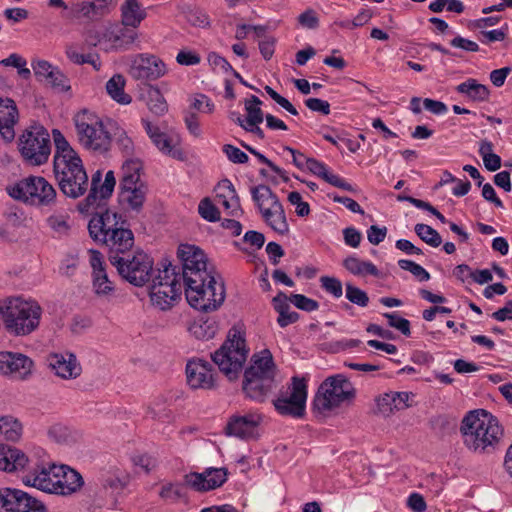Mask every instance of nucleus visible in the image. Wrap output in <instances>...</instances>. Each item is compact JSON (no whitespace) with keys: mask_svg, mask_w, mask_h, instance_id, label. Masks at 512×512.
Returning a JSON list of instances; mask_svg holds the SVG:
<instances>
[{"mask_svg":"<svg viewBox=\"0 0 512 512\" xmlns=\"http://www.w3.org/2000/svg\"><path fill=\"white\" fill-rule=\"evenodd\" d=\"M177 256L182 263V277L187 302L203 312L217 310L224 302L226 292L223 279L207 266L206 255L200 248L181 244Z\"/></svg>","mask_w":512,"mask_h":512,"instance_id":"nucleus-1","label":"nucleus"},{"mask_svg":"<svg viewBox=\"0 0 512 512\" xmlns=\"http://www.w3.org/2000/svg\"><path fill=\"white\" fill-rule=\"evenodd\" d=\"M52 135L55 145L53 174L57 185L64 196L78 199L88 191L89 187L83 162L59 130L54 129Z\"/></svg>","mask_w":512,"mask_h":512,"instance_id":"nucleus-2","label":"nucleus"},{"mask_svg":"<svg viewBox=\"0 0 512 512\" xmlns=\"http://www.w3.org/2000/svg\"><path fill=\"white\" fill-rule=\"evenodd\" d=\"M460 432L464 445L479 454H491L503 437L498 419L485 410L470 411L462 420Z\"/></svg>","mask_w":512,"mask_h":512,"instance_id":"nucleus-3","label":"nucleus"},{"mask_svg":"<svg viewBox=\"0 0 512 512\" xmlns=\"http://www.w3.org/2000/svg\"><path fill=\"white\" fill-rule=\"evenodd\" d=\"M276 366L271 352L264 349L251 358V364L244 371L242 390L247 398L263 403L275 388Z\"/></svg>","mask_w":512,"mask_h":512,"instance_id":"nucleus-4","label":"nucleus"},{"mask_svg":"<svg viewBox=\"0 0 512 512\" xmlns=\"http://www.w3.org/2000/svg\"><path fill=\"white\" fill-rule=\"evenodd\" d=\"M0 315L8 333L25 336L38 328L42 308L36 301L14 297L0 301Z\"/></svg>","mask_w":512,"mask_h":512,"instance_id":"nucleus-5","label":"nucleus"},{"mask_svg":"<svg viewBox=\"0 0 512 512\" xmlns=\"http://www.w3.org/2000/svg\"><path fill=\"white\" fill-rule=\"evenodd\" d=\"M248 352L244 334L238 328L232 327L224 343L211 354V359L219 370L233 381L242 372Z\"/></svg>","mask_w":512,"mask_h":512,"instance_id":"nucleus-6","label":"nucleus"},{"mask_svg":"<svg viewBox=\"0 0 512 512\" xmlns=\"http://www.w3.org/2000/svg\"><path fill=\"white\" fill-rule=\"evenodd\" d=\"M73 121L77 139L85 149L100 154L110 149L112 137L97 114L83 109L74 116Z\"/></svg>","mask_w":512,"mask_h":512,"instance_id":"nucleus-7","label":"nucleus"},{"mask_svg":"<svg viewBox=\"0 0 512 512\" xmlns=\"http://www.w3.org/2000/svg\"><path fill=\"white\" fill-rule=\"evenodd\" d=\"M356 389L352 382L343 374L326 378L319 386L314 399V410L324 413L354 400Z\"/></svg>","mask_w":512,"mask_h":512,"instance_id":"nucleus-8","label":"nucleus"},{"mask_svg":"<svg viewBox=\"0 0 512 512\" xmlns=\"http://www.w3.org/2000/svg\"><path fill=\"white\" fill-rule=\"evenodd\" d=\"M143 167L138 160H127L122 165V176L119 184V202L139 212L146 200L148 185L141 178Z\"/></svg>","mask_w":512,"mask_h":512,"instance_id":"nucleus-9","label":"nucleus"},{"mask_svg":"<svg viewBox=\"0 0 512 512\" xmlns=\"http://www.w3.org/2000/svg\"><path fill=\"white\" fill-rule=\"evenodd\" d=\"M18 149L26 163L40 166L48 161L51 153L50 135L41 125L30 126L20 135Z\"/></svg>","mask_w":512,"mask_h":512,"instance_id":"nucleus-10","label":"nucleus"},{"mask_svg":"<svg viewBox=\"0 0 512 512\" xmlns=\"http://www.w3.org/2000/svg\"><path fill=\"white\" fill-rule=\"evenodd\" d=\"M6 190L16 200L45 206L54 203L57 196L54 187L41 176H28Z\"/></svg>","mask_w":512,"mask_h":512,"instance_id":"nucleus-11","label":"nucleus"},{"mask_svg":"<svg viewBox=\"0 0 512 512\" xmlns=\"http://www.w3.org/2000/svg\"><path fill=\"white\" fill-rule=\"evenodd\" d=\"M108 258L119 275L130 284L143 286L149 281L153 260L143 251H136L126 256H108Z\"/></svg>","mask_w":512,"mask_h":512,"instance_id":"nucleus-12","label":"nucleus"},{"mask_svg":"<svg viewBox=\"0 0 512 512\" xmlns=\"http://www.w3.org/2000/svg\"><path fill=\"white\" fill-rule=\"evenodd\" d=\"M307 384L304 378L293 377L286 392L281 391L273 400L275 410L283 416L301 418L305 415Z\"/></svg>","mask_w":512,"mask_h":512,"instance_id":"nucleus-13","label":"nucleus"},{"mask_svg":"<svg viewBox=\"0 0 512 512\" xmlns=\"http://www.w3.org/2000/svg\"><path fill=\"white\" fill-rule=\"evenodd\" d=\"M138 33L130 26L123 23H109L102 31V36H95V41L91 44L95 47L101 45L102 49L106 52L110 51H124L137 39Z\"/></svg>","mask_w":512,"mask_h":512,"instance_id":"nucleus-14","label":"nucleus"},{"mask_svg":"<svg viewBox=\"0 0 512 512\" xmlns=\"http://www.w3.org/2000/svg\"><path fill=\"white\" fill-rule=\"evenodd\" d=\"M0 507L4 512H48L40 500L12 488L0 489Z\"/></svg>","mask_w":512,"mask_h":512,"instance_id":"nucleus-15","label":"nucleus"},{"mask_svg":"<svg viewBox=\"0 0 512 512\" xmlns=\"http://www.w3.org/2000/svg\"><path fill=\"white\" fill-rule=\"evenodd\" d=\"M166 73V65L155 55L141 54L132 62L129 74L136 80L153 81Z\"/></svg>","mask_w":512,"mask_h":512,"instance_id":"nucleus-16","label":"nucleus"},{"mask_svg":"<svg viewBox=\"0 0 512 512\" xmlns=\"http://www.w3.org/2000/svg\"><path fill=\"white\" fill-rule=\"evenodd\" d=\"M226 468H207L202 473L185 475V483L197 492H206L221 487L227 480Z\"/></svg>","mask_w":512,"mask_h":512,"instance_id":"nucleus-17","label":"nucleus"},{"mask_svg":"<svg viewBox=\"0 0 512 512\" xmlns=\"http://www.w3.org/2000/svg\"><path fill=\"white\" fill-rule=\"evenodd\" d=\"M161 266L162 269H159L158 275L152 281L150 292L160 289L161 292L181 294L184 286L182 272L167 259L161 262Z\"/></svg>","mask_w":512,"mask_h":512,"instance_id":"nucleus-18","label":"nucleus"},{"mask_svg":"<svg viewBox=\"0 0 512 512\" xmlns=\"http://www.w3.org/2000/svg\"><path fill=\"white\" fill-rule=\"evenodd\" d=\"M261 420V415L257 413L233 415L229 418L226 424L225 432L229 436H234L243 440L254 439L258 436L257 429Z\"/></svg>","mask_w":512,"mask_h":512,"instance_id":"nucleus-19","label":"nucleus"},{"mask_svg":"<svg viewBox=\"0 0 512 512\" xmlns=\"http://www.w3.org/2000/svg\"><path fill=\"white\" fill-rule=\"evenodd\" d=\"M187 383L192 389L210 390L215 387L212 365L202 359H194L186 365Z\"/></svg>","mask_w":512,"mask_h":512,"instance_id":"nucleus-20","label":"nucleus"},{"mask_svg":"<svg viewBox=\"0 0 512 512\" xmlns=\"http://www.w3.org/2000/svg\"><path fill=\"white\" fill-rule=\"evenodd\" d=\"M55 478L54 486L57 488L53 494L69 496L78 492L84 485L81 474L67 465H57L52 470Z\"/></svg>","mask_w":512,"mask_h":512,"instance_id":"nucleus-21","label":"nucleus"},{"mask_svg":"<svg viewBox=\"0 0 512 512\" xmlns=\"http://www.w3.org/2000/svg\"><path fill=\"white\" fill-rule=\"evenodd\" d=\"M53 467H57V465L54 463H36L22 476V482L26 486L53 494L57 490L54 486Z\"/></svg>","mask_w":512,"mask_h":512,"instance_id":"nucleus-22","label":"nucleus"},{"mask_svg":"<svg viewBox=\"0 0 512 512\" xmlns=\"http://www.w3.org/2000/svg\"><path fill=\"white\" fill-rule=\"evenodd\" d=\"M33 361L24 354L1 351L0 372L4 375H13L18 379H24L31 373Z\"/></svg>","mask_w":512,"mask_h":512,"instance_id":"nucleus-23","label":"nucleus"},{"mask_svg":"<svg viewBox=\"0 0 512 512\" xmlns=\"http://www.w3.org/2000/svg\"><path fill=\"white\" fill-rule=\"evenodd\" d=\"M125 221L110 229L104 244L109 247V256H126L134 245V235L129 228L124 227Z\"/></svg>","mask_w":512,"mask_h":512,"instance_id":"nucleus-24","label":"nucleus"},{"mask_svg":"<svg viewBox=\"0 0 512 512\" xmlns=\"http://www.w3.org/2000/svg\"><path fill=\"white\" fill-rule=\"evenodd\" d=\"M414 394L411 392H389L380 395L376 399V413L389 417L395 411L404 410L410 406Z\"/></svg>","mask_w":512,"mask_h":512,"instance_id":"nucleus-25","label":"nucleus"},{"mask_svg":"<svg viewBox=\"0 0 512 512\" xmlns=\"http://www.w3.org/2000/svg\"><path fill=\"white\" fill-rule=\"evenodd\" d=\"M90 264L92 267L93 289L98 296L110 295L115 287L109 279L106 268L102 261V255L97 250H90Z\"/></svg>","mask_w":512,"mask_h":512,"instance_id":"nucleus-26","label":"nucleus"},{"mask_svg":"<svg viewBox=\"0 0 512 512\" xmlns=\"http://www.w3.org/2000/svg\"><path fill=\"white\" fill-rule=\"evenodd\" d=\"M49 365L56 375L64 379L77 378L82 371L81 365L73 353H54L49 356Z\"/></svg>","mask_w":512,"mask_h":512,"instance_id":"nucleus-27","label":"nucleus"},{"mask_svg":"<svg viewBox=\"0 0 512 512\" xmlns=\"http://www.w3.org/2000/svg\"><path fill=\"white\" fill-rule=\"evenodd\" d=\"M18 120V109L10 98H0V134L10 142L15 137L14 125Z\"/></svg>","mask_w":512,"mask_h":512,"instance_id":"nucleus-28","label":"nucleus"},{"mask_svg":"<svg viewBox=\"0 0 512 512\" xmlns=\"http://www.w3.org/2000/svg\"><path fill=\"white\" fill-rule=\"evenodd\" d=\"M116 218L117 214L109 211L94 215L88 223L90 237L94 241L104 244L110 229L119 224Z\"/></svg>","mask_w":512,"mask_h":512,"instance_id":"nucleus-29","label":"nucleus"},{"mask_svg":"<svg viewBox=\"0 0 512 512\" xmlns=\"http://www.w3.org/2000/svg\"><path fill=\"white\" fill-rule=\"evenodd\" d=\"M28 462V457L21 450L0 444V470L9 473L21 471Z\"/></svg>","mask_w":512,"mask_h":512,"instance_id":"nucleus-30","label":"nucleus"},{"mask_svg":"<svg viewBox=\"0 0 512 512\" xmlns=\"http://www.w3.org/2000/svg\"><path fill=\"white\" fill-rule=\"evenodd\" d=\"M216 199L219 203H221L225 209L230 210V214L233 216L238 215V211L242 214L240 199L237 195V192L232 184V182L228 179L221 180L216 188Z\"/></svg>","mask_w":512,"mask_h":512,"instance_id":"nucleus-31","label":"nucleus"},{"mask_svg":"<svg viewBox=\"0 0 512 512\" xmlns=\"http://www.w3.org/2000/svg\"><path fill=\"white\" fill-rule=\"evenodd\" d=\"M142 124L152 143L163 154L170 155L174 158H179L180 152L173 149L172 138H170L166 133L162 132L157 125H154L147 119H142Z\"/></svg>","mask_w":512,"mask_h":512,"instance_id":"nucleus-32","label":"nucleus"},{"mask_svg":"<svg viewBox=\"0 0 512 512\" xmlns=\"http://www.w3.org/2000/svg\"><path fill=\"white\" fill-rule=\"evenodd\" d=\"M307 169L314 175L320 177L327 183L334 187L343 189L345 191L354 192V187L346 182L343 178L339 177L328 171L326 165L323 162L318 161L315 158H309L307 161Z\"/></svg>","mask_w":512,"mask_h":512,"instance_id":"nucleus-33","label":"nucleus"},{"mask_svg":"<svg viewBox=\"0 0 512 512\" xmlns=\"http://www.w3.org/2000/svg\"><path fill=\"white\" fill-rule=\"evenodd\" d=\"M260 214L264 222L275 232L280 235H285L289 232V224L280 201L272 205V207H267V209Z\"/></svg>","mask_w":512,"mask_h":512,"instance_id":"nucleus-34","label":"nucleus"},{"mask_svg":"<svg viewBox=\"0 0 512 512\" xmlns=\"http://www.w3.org/2000/svg\"><path fill=\"white\" fill-rule=\"evenodd\" d=\"M146 18V11L138 0H125L121 5V23L135 29Z\"/></svg>","mask_w":512,"mask_h":512,"instance_id":"nucleus-35","label":"nucleus"},{"mask_svg":"<svg viewBox=\"0 0 512 512\" xmlns=\"http://www.w3.org/2000/svg\"><path fill=\"white\" fill-rule=\"evenodd\" d=\"M250 193L260 213L267 209V207H272V205L280 201L268 185L260 184L253 186L250 189Z\"/></svg>","mask_w":512,"mask_h":512,"instance_id":"nucleus-36","label":"nucleus"},{"mask_svg":"<svg viewBox=\"0 0 512 512\" xmlns=\"http://www.w3.org/2000/svg\"><path fill=\"white\" fill-rule=\"evenodd\" d=\"M456 91L460 94L466 95L474 102H484L489 98V89L486 85L480 84L477 80L469 78L465 82L456 87Z\"/></svg>","mask_w":512,"mask_h":512,"instance_id":"nucleus-37","label":"nucleus"},{"mask_svg":"<svg viewBox=\"0 0 512 512\" xmlns=\"http://www.w3.org/2000/svg\"><path fill=\"white\" fill-rule=\"evenodd\" d=\"M142 96L148 109L156 116H162L168 111L167 102L158 88L148 86Z\"/></svg>","mask_w":512,"mask_h":512,"instance_id":"nucleus-38","label":"nucleus"},{"mask_svg":"<svg viewBox=\"0 0 512 512\" xmlns=\"http://www.w3.org/2000/svg\"><path fill=\"white\" fill-rule=\"evenodd\" d=\"M124 87L125 79L120 74H115L106 83V91L113 100L120 104H129L132 98L124 92Z\"/></svg>","mask_w":512,"mask_h":512,"instance_id":"nucleus-39","label":"nucleus"},{"mask_svg":"<svg viewBox=\"0 0 512 512\" xmlns=\"http://www.w3.org/2000/svg\"><path fill=\"white\" fill-rule=\"evenodd\" d=\"M22 433V425L17 420L10 416L0 418V442L2 441H17Z\"/></svg>","mask_w":512,"mask_h":512,"instance_id":"nucleus-40","label":"nucleus"},{"mask_svg":"<svg viewBox=\"0 0 512 512\" xmlns=\"http://www.w3.org/2000/svg\"><path fill=\"white\" fill-rule=\"evenodd\" d=\"M343 266L354 275H372L378 276L379 271L377 267L368 261H361L357 257L349 256L343 261Z\"/></svg>","mask_w":512,"mask_h":512,"instance_id":"nucleus-41","label":"nucleus"},{"mask_svg":"<svg viewBox=\"0 0 512 512\" xmlns=\"http://www.w3.org/2000/svg\"><path fill=\"white\" fill-rule=\"evenodd\" d=\"M246 116V124L255 126L264 120V113L261 109L262 101L255 95L244 101Z\"/></svg>","mask_w":512,"mask_h":512,"instance_id":"nucleus-42","label":"nucleus"},{"mask_svg":"<svg viewBox=\"0 0 512 512\" xmlns=\"http://www.w3.org/2000/svg\"><path fill=\"white\" fill-rule=\"evenodd\" d=\"M148 414L152 419L160 422H171L173 419V413L166 404V400L157 399L151 403L148 407Z\"/></svg>","mask_w":512,"mask_h":512,"instance_id":"nucleus-43","label":"nucleus"},{"mask_svg":"<svg viewBox=\"0 0 512 512\" xmlns=\"http://www.w3.org/2000/svg\"><path fill=\"white\" fill-rule=\"evenodd\" d=\"M414 231L422 241L432 247H438L442 243L440 234L429 225L418 223L415 225Z\"/></svg>","mask_w":512,"mask_h":512,"instance_id":"nucleus-44","label":"nucleus"},{"mask_svg":"<svg viewBox=\"0 0 512 512\" xmlns=\"http://www.w3.org/2000/svg\"><path fill=\"white\" fill-rule=\"evenodd\" d=\"M101 181H102V173L100 170H98L92 175L89 194L84 199L83 203H81L79 205L80 210L82 212L88 211L89 208L96 203L97 199L99 198V189L101 186Z\"/></svg>","mask_w":512,"mask_h":512,"instance_id":"nucleus-45","label":"nucleus"},{"mask_svg":"<svg viewBox=\"0 0 512 512\" xmlns=\"http://www.w3.org/2000/svg\"><path fill=\"white\" fill-rule=\"evenodd\" d=\"M191 330L197 338L208 340L216 335L218 324L215 320L207 318L200 324L194 325Z\"/></svg>","mask_w":512,"mask_h":512,"instance_id":"nucleus-46","label":"nucleus"},{"mask_svg":"<svg viewBox=\"0 0 512 512\" xmlns=\"http://www.w3.org/2000/svg\"><path fill=\"white\" fill-rule=\"evenodd\" d=\"M181 294L161 292L158 289L155 292H150V298L153 305L159 307L161 310H167L172 307L174 302L180 297Z\"/></svg>","mask_w":512,"mask_h":512,"instance_id":"nucleus-47","label":"nucleus"},{"mask_svg":"<svg viewBox=\"0 0 512 512\" xmlns=\"http://www.w3.org/2000/svg\"><path fill=\"white\" fill-rule=\"evenodd\" d=\"M345 288V296L351 303L360 307H366L368 305L369 297L365 291L352 285L351 283H346Z\"/></svg>","mask_w":512,"mask_h":512,"instance_id":"nucleus-48","label":"nucleus"},{"mask_svg":"<svg viewBox=\"0 0 512 512\" xmlns=\"http://www.w3.org/2000/svg\"><path fill=\"white\" fill-rule=\"evenodd\" d=\"M67 220L68 216L66 215H51L47 218V224L54 233L61 237L68 235L70 231V225Z\"/></svg>","mask_w":512,"mask_h":512,"instance_id":"nucleus-49","label":"nucleus"},{"mask_svg":"<svg viewBox=\"0 0 512 512\" xmlns=\"http://www.w3.org/2000/svg\"><path fill=\"white\" fill-rule=\"evenodd\" d=\"M198 212L203 219L209 222L220 220V211L209 198H204L200 201Z\"/></svg>","mask_w":512,"mask_h":512,"instance_id":"nucleus-50","label":"nucleus"},{"mask_svg":"<svg viewBox=\"0 0 512 512\" xmlns=\"http://www.w3.org/2000/svg\"><path fill=\"white\" fill-rule=\"evenodd\" d=\"M398 265L401 269L409 271L420 282L428 281L430 279V274L421 265L411 260L400 259L398 261Z\"/></svg>","mask_w":512,"mask_h":512,"instance_id":"nucleus-51","label":"nucleus"},{"mask_svg":"<svg viewBox=\"0 0 512 512\" xmlns=\"http://www.w3.org/2000/svg\"><path fill=\"white\" fill-rule=\"evenodd\" d=\"M383 316L388 320V325L397 329L405 336H410V322L399 316L397 313H384Z\"/></svg>","mask_w":512,"mask_h":512,"instance_id":"nucleus-52","label":"nucleus"},{"mask_svg":"<svg viewBox=\"0 0 512 512\" xmlns=\"http://www.w3.org/2000/svg\"><path fill=\"white\" fill-rule=\"evenodd\" d=\"M289 301L298 309L306 312L315 311L319 308V303L316 300L306 297L302 294H291Z\"/></svg>","mask_w":512,"mask_h":512,"instance_id":"nucleus-53","label":"nucleus"},{"mask_svg":"<svg viewBox=\"0 0 512 512\" xmlns=\"http://www.w3.org/2000/svg\"><path fill=\"white\" fill-rule=\"evenodd\" d=\"M241 145L247 150L249 151L252 155H254L255 157H257V159L267 165L273 172H275L278 176H280L283 181L287 182L288 181V177L286 176V172L281 169L280 167H278L277 165H275L271 160H269L266 156H264L262 153L258 152L256 149H254L253 147L245 144V143H241Z\"/></svg>","mask_w":512,"mask_h":512,"instance_id":"nucleus-54","label":"nucleus"},{"mask_svg":"<svg viewBox=\"0 0 512 512\" xmlns=\"http://www.w3.org/2000/svg\"><path fill=\"white\" fill-rule=\"evenodd\" d=\"M46 81L52 88L59 92H65L70 89L67 77L57 67L53 69Z\"/></svg>","mask_w":512,"mask_h":512,"instance_id":"nucleus-55","label":"nucleus"},{"mask_svg":"<svg viewBox=\"0 0 512 512\" xmlns=\"http://www.w3.org/2000/svg\"><path fill=\"white\" fill-rule=\"evenodd\" d=\"M321 287L334 297L339 298L343 294V287L340 280L335 277L322 276L320 278Z\"/></svg>","mask_w":512,"mask_h":512,"instance_id":"nucleus-56","label":"nucleus"},{"mask_svg":"<svg viewBox=\"0 0 512 512\" xmlns=\"http://www.w3.org/2000/svg\"><path fill=\"white\" fill-rule=\"evenodd\" d=\"M223 152L226 154L227 158L236 164H244L248 161V155L241 151L239 148L231 145L225 144L223 146Z\"/></svg>","mask_w":512,"mask_h":512,"instance_id":"nucleus-57","label":"nucleus"},{"mask_svg":"<svg viewBox=\"0 0 512 512\" xmlns=\"http://www.w3.org/2000/svg\"><path fill=\"white\" fill-rule=\"evenodd\" d=\"M299 24L307 29H316L319 26V18L313 9H307L298 16Z\"/></svg>","mask_w":512,"mask_h":512,"instance_id":"nucleus-58","label":"nucleus"},{"mask_svg":"<svg viewBox=\"0 0 512 512\" xmlns=\"http://www.w3.org/2000/svg\"><path fill=\"white\" fill-rule=\"evenodd\" d=\"M266 93L282 108H284L286 111L291 113L292 115H298V111L296 108L283 96H281L279 93H277L274 89H272L270 86H265Z\"/></svg>","mask_w":512,"mask_h":512,"instance_id":"nucleus-59","label":"nucleus"},{"mask_svg":"<svg viewBox=\"0 0 512 512\" xmlns=\"http://www.w3.org/2000/svg\"><path fill=\"white\" fill-rule=\"evenodd\" d=\"M191 107L202 113H212L214 110V104L204 94H197L191 103Z\"/></svg>","mask_w":512,"mask_h":512,"instance_id":"nucleus-60","label":"nucleus"},{"mask_svg":"<svg viewBox=\"0 0 512 512\" xmlns=\"http://www.w3.org/2000/svg\"><path fill=\"white\" fill-rule=\"evenodd\" d=\"M116 185V179L113 171H108L105 175L104 182L101 184L99 189V198L106 199L110 197L114 191Z\"/></svg>","mask_w":512,"mask_h":512,"instance_id":"nucleus-61","label":"nucleus"},{"mask_svg":"<svg viewBox=\"0 0 512 512\" xmlns=\"http://www.w3.org/2000/svg\"><path fill=\"white\" fill-rule=\"evenodd\" d=\"M32 68L36 77L46 80L55 67L46 60H36L32 62Z\"/></svg>","mask_w":512,"mask_h":512,"instance_id":"nucleus-62","label":"nucleus"},{"mask_svg":"<svg viewBox=\"0 0 512 512\" xmlns=\"http://www.w3.org/2000/svg\"><path fill=\"white\" fill-rule=\"evenodd\" d=\"M176 61L180 64V65H185V66H192V65H197L200 63L201 61V58L200 56L195 53V52H192V51H189V50H181L177 56H176Z\"/></svg>","mask_w":512,"mask_h":512,"instance_id":"nucleus-63","label":"nucleus"},{"mask_svg":"<svg viewBox=\"0 0 512 512\" xmlns=\"http://www.w3.org/2000/svg\"><path fill=\"white\" fill-rule=\"evenodd\" d=\"M407 506L413 512H425L427 509L424 497L419 493H412L407 499Z\"/></svg>","mask_w":512,"mask_h":512,"instance_id":"nucleus-64","label":"nucleus"}]
</instances>
